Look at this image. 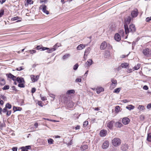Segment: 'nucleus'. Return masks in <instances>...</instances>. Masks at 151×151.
I'll list each match as a JSON object with an SVG mask.
<instances>
[{
    "instance_id": "62",
    "label": "nucleus",
    "mask_w": 151,
    "mask_h": 151,
    "mask_svg": "<svg viewBox=\"0 0 151 151\" xmlns=\"http://www.w3.org/2000/svg\"><path fill=\"white\" fill-rule=\"evenodd\" d=\"M38 126V123L37 122H35L34 124V126L35 127L37 128Z\"/></svg>"
},
{
    "instance_id": "53",
    "label": "nucleus",
    "mask_w": 151,
    "mask_h": 151,
    "mask_svg": "<svg viewBox=\"0 0 151 151\" xmlns=\"http://www.w3.org/2000/svg\"><path fill=\"white\" fill-rule=\"evenodd\" d=\"M151 20V17H147L146 18V21L147 22H149Z\"/></svg>"
},
{
    "instance_id": "64",
    "label": "nucleus",
    "mask_w": 151,
    "mask_h": 151,
    "mask_svg": "<svg viewBox=\"0 0 151 151\" xmlns=\"http://www.w3.org/2000/svg\"><path fill=\"white\" fill-rule=\"evenodd\" d=\"M6 0H0V3L2 4Z\"/></svg>"
},
{
    "instance_id": "34",
    "label": "nucleus",
    "mask_w": 151,
    "mask_h": 151,
    "mask_svg": "<svg viewBox=\"0 0 151 151\" xmlns=\"http://www.w3.org/2000/svg\"><path fill=\"white\" fill-rule=\"evenodd\" d=\"M75 92V91L73 90H68L67 91V93L69 94H70L71 93H73Z\"/></svg>"
},
{
    "instance_id": "1",
    "label": "nucleus",
    "mask_w": 151,
    "mask_h": 151,
    "mask_svg": "<svg viewBox=\"0 0 151 151\" xmlns=\"http://www.w3.org/2000/svg\"><path fill=\"white\" fill-rule=\"evenodd\" d=\"M6 75L8 78L12 79L14 81L17 80L18 82L19 83H22L23 82H24V80L23 78L19 77L17 78L16 77L11 73L7 74Z\"/></svg>"
},
{
    "instance_id": "38",
    "label": "nucleus",
    "mask_w": 151,
    "mask_h": 151,
    "mask_svg": "<svg viewBox=\"0 0 151 151\" xmlns=\"http://www.w3.org/2000/svg\"><path fill=\"white\" fill-rule=\"evenodd\" d=\"M73 105V104L72 102H70L68 104V107L69 108H72Z\"/></svg>"
},
{
    "instance_id": "51",
    "label": "nucleus",
    "mask_w": 151,
    "mask_h": 151,
    "mask_svg": "<svg viewBox=\"0 0 151 151\" xmlns=\"http://www.w3.org/2000/svg\"><path fill=\"white\" fill-rule=\"evenodd\" d=\"M81 78H77L76 80V82H81Z\"/></svg>"
},
{
    "instance_id": "6",
    "label": "nucleus",
    "mask_w": 151,
    "mask_h": 151,
    "mask_svg": "<svg viewBox=\"0 0 151 151\" xmlns=\"http://www.w3.org/2000/svg\"><path fill=\"white\" fill-rule=\"evenodd\" d=\"M138 13V10L137 9H135L132 11L131 14V16L132 18L136 17L137 16Z\"/></svg>"
},
{
    "instance_id": "54",
    "label": "nucleus",
    "mask_w": 151,
    "mask_h": 151,
    "mask_svg": "<svg viewBox=\"0 0 151 151\" xmlns=\"http://www.w3.org/2000/svg\"><path fill=\"white\" fill-rule=\"evenodd\" d=\"M147 109H150L151 108V104H148L147 106Z\"/></svg>"
},
{
    "instance_id": "17",
    "label": "nucleus",
    "mask_w": 151,
    "mask_h": 151,
    "mask_svg": "<svg viewBox=\"0 0 151 151\" xmlns=\"http://www.w3.org/2000/svg\"><path fill=\"white\" fill-rule=\"evenodd\" d=\"M104 57L106 58H108L110 56V52L109 51L106 50L105 51L104 54Z\"/></svg>"
},
{
    "instance_id": "14",
    "label": "nucleus",
    "mask_w": 151,
    "mask_h": 151,
    "mask_svg": "<svg viewBox=\"0 0 151 151\" xmlns=\"http://www.w3.org/2000/svg\"><path fill=\"white\" fill-rule=\"evenodd\" d=\"M128 148V145L127 144H125L123 145L121 147V150L123 151H126Z\"/></svg>"
},
{
    "instance_id": "18",
    "label": "nucleus",
    "mask_w": 151,
    "mask_h": 151,
    "mask_svg": "<svg viewBox=\"0 0 151 151\" xmlns=\"http://www.w3.org/2000/svg\"><path fill=\"white\" fill-rule=\"evenodd\" d=\"M114 38L115 40L117 41H119L121 40L120 36L118 33H116L115 34Z\"/></svg>"
},
{
    "instance_id": "13",
    "label": "nucleus",
    "mask_w": 151,
    "mask_h": 151,
    "mask_svg": "<svg viewBox=\"0 0 151 151\" xmlns=\"http://www.w3.org/2000/svg\"><path fill=\"white\" fill-rule=\"evenodd\" d=\"M107 43L105 42H103L101 44L100 48L101 50H103L106 48L107 47Z\"/></svg>"
},
{
    "instance_id": "56",
    "label": "nucleus",
    "mask_w": 151,
    "mask_h": 151,
    "mask_svg": "<svg viewBox=\"0 0 151 151\" xmlns=\"http://www.w3.org/2000/svg\"><path fill=\"white\" fill-rule=\"evenodd\" d=\"M23 69V68H22V67H20L19 68H16V70L18 71H21Z\"/></svg>"
},
{
    "instance_id": "26",
    "label": "nucleus",
    "mask_w": 151,
    "mask_h": 151,
    "mask_svg": "<svg viewBox=\"0 0 151 151\" xmlns=\"http://www.w3.org/2000/svg\"><path fill=\"white\" fill-rule=\"evenodd\" d=\"M5 84V81L4 78H0V85L3 86Z\"/></svg>"
},
{
    "instance_id": "47",
    "label": "nucleus",
    "mask_w": 151,
    "mask_h": 151,
    "mask_svg": "<svg viewBox=\"0 0 151 151\" xmlns=\"http://www.w3.org/2000/svg\"><path fill=\"white\" fill-rule=\"evenodd\" d=\"M1 98L4 101H6V97L4 95H1Z\"/></svg>"
},
{
    "instance_id": "46",
    "label": "nucleus",
    "mask_w": 151,
    "mask_h": 151,
    "mask_svg": "<svg viewBox=\"0 0 151 151\" xmlns=\"http://www.w3.org/2000/svg\"><path fill=\"white\" fill-rule=\"evenodd\" d=\"M27 3L30 4L33 3V1L32 0H27Z\"/></svg>"
},
{
    "instance_id": "25",
    "label": "nucleus",
    "mask_w": 151,
    "mask_h": 151,
    "mask_svg": "<svg viewBox=\"0 0 151 151\" xmlns=\"http://www.w3.org/2000/svg\"><path fill=\"white\" fill-rule=\"evenodd\" d=\"M126 108L129 110L133 109L134 108V106L132 105H129L126 107Z\"/></svg>"
},
{
    "instance_id": "40",
    "label": "nucleus",
    "mask_w": 151,
    "mask_h": 151,
    "mask_svg": "<svg viewBox=\"0 0 151 151\" xmlns=\"http://www.w3.org/2000/svg\"><path fill=\"white\" fill-rule=\"evenodd\" d=\"M88 124V122L86 121L84 122L83 123V126L84 127H86Z\"/></svg>"
},
{
    "instance_id": "20",
    "label": "nucleus",
    "mask_w": 151,
    "mask_h": 151,
    "mask_svg": "<svg viewBox=\"0 0 151 151\" xmlns=\"http://www.w3.org/2000/svg\"><path fill=\"white\" fill-rule=\"evenodd\" d=\"M93 61L92 59L88 60L86 63L85 64L86 66H90L92 64Z\"/></svg>"
},
{
    "instance_id": "39",
    "label": "nucleus",
    "mask_w": 151,
    "mask_h": 151,
    "mask_svg": "<svg viewBox=\"0 0 151 151\" xmlns=\"http://www.w3.org/2000/svg\"><path fill=\"white\" fill-rule=\"evenodd\" d=\"M9 85H6L2 89L3 90H7L9 88Z\"/></svg>"
},
{
    "instance_id": "32",
    "label": "nucleus",
    "mask_w": 151,
    "mask_h": 151,
    "mask_svg": "<svg viewBox=\"0 0 151 151\" xmlns=\"http://www.w3.org/2000/svg\"><path fill=\"white\" fill-rule=\"evenodd\" d=\"M140 64H138L137 65L135 66L134 68L135 70H137L140 68Z\"/></svg>"
},
{
    "instance_id": "41",
    "label": "nucleus",
    "mask_w": 151,
    "mask_h": 151,
    "mask_svg": "<svg viewBox=\"0 0 151 151\" xmlns=\"http://www.w3.org/2000/svg\"><path fill=\"white\" fill-rule=\"evenodd\" d=\"M90 48L88 47L85 50V54H88V53L90 51Z\"/></svg>"
},
{
    "instance_id": "8",
    "label": "nucleus",
    "mask_w": 151,
    "mask_h": 151,
    "mask_svg": "<svg viewBox=\"0 0 151 151\" xmlns=\"http://www.w3.org/2000/svg\"><path fill=\"white\" fill-rule=\"evenodd\" d=\"M122 122L124 124L127 125L129 122L130 120L127 117H124L122 119Z\"/></svg>"
},
{
    "instance_id": "48",
    "label": "nucleus",
    "mask_w": 151,
    "mask_h": 151,
    "mask_svg": "<svg viewBox=\"0 0 151 151\" xmlns=\"http://www.w3.org/2000/svg\"><path fill=\"white\" fill-rule=\"evenodd\" d=\"M138 108L142 110H143L144 109V107L142 106L139 105L138 107Z\"/></svg>"
},
{
    "instance_id": "61",
    "label": "nucleus",
    "mask_w": 151,
    "mask_h": 151,
    "mask_svg": "<svg viewBox=\"0 0 151 151\" xmlns=\"http://www.w3.org/2000/svg\"><path fill=\"white\" fill-rule=\"evenodd\" d=\"M50 96L52 98H55V96L53 94H49Z\"/></svg>"
},
{
    "instance_id": "16",
    "label": "nucleus",
    "mask_w": 151,
    "mask_h": 151,
    "mask_svg": "<svg viewBox=\"0 0 151 151\" xmlns=\"http://www.w3.org/2000/svg\"><path fill=\"white\" fill-rule=\"evenodd\" d=\"M109 146V143L108 141H105L102 145V147L103 149H105L108 147Z\"/></svg>"
},
{
    "instance_id": "29",
    "label": "nucleus",
    "mask_w": 151,
    "mask_h": 151,
    "mask_svg": "<svg viewBox=\"0 0 151 151\" xmlns=\"http://www.w3.org/2000/svg\"><path fill=\"white\" fill-rule=\"evenodd\" d=\"M147 140L148 142H151V133L147 134Z\"/></svg>"
},
{
    "instance_id": "2",
    "label": "nucleus",
    "mask_w": 151,
    "mask_h": 151,
    "mask_svg": "<svg viewBox=\"0 0 151 151\" xmlns=\"http://www.w3.org/2000/svg\"><path fill=\"white\" fill-rule=\"evenodd\" d=\"M124 28L125 33L127 34L129 32H135L136 29L134 25L133 24H131L129 26V28L127 25H124Z\"/></svg>"
},
{
    "instance_id": "28",
    "label": "nucleus",
    "mask_w": 151,
    "mask_h": 151,
    "mask_svg": "<svg viewBox=\"0 0 151 151\" xmlns=\"http://www.w3.org/2000/svg\"><path fill=\"white\" fill-rule=\"evenodd\" d=\"M80 148L81 150L83 151L88 148V146L87 145H84L81 146Z\"/></svg>"
},
{
    "instance_id": "24",
    "label": "nucleus",
    "mask_w": 151,
    "mask_h": 151,
    "mask_svg": "<svg viewBox=\"0 0 151 151\" xmlns=\"http://www.w3.org/2000/svg\"><path fill=\"white\" fill-rule=\"evenodd\" d=\"M115 127H117L120 128L122 126V124L119 122H117L115 124Z\"/></svg>"
},
{
    "instance_id": "12",
    "label": "nucleus",
    "mask_w": 151,
    "mask_h": 151,
    "mask_svg": "<svg viewBox=\"0 0 151 151\" xmlns=\"http://www.w3.org/2000/svg\"><path fill=\"white\" fill-rule=\"evenodd\" d=\"M36 49L37 50H40L41 51H44L48 49L49 48L43 47L42 46L38 45L36 47Z\"/></svg>"
},
{
    "instance_id": "11",
    "label": "nucleus",
    "mask_w": 151,
    "mask_h": 151,
    "mask_svg": "<svg viewBox=\"0 0 151 151\" xmlns=\"http://www.w3.org/2000/svg\"><path fill=\"white\" fill-rule=\"evenodd\" d=\"M114 122V121H111L109 122L107 125V127L110 129H112Z\"/></svg>"
},
{
    "instance_id": "35",
    "label": "nucleus",
    "mask_w": 151,
    "mask_h": 151,
    "mask_svg": "<svg viewBox=\"0 0 151 151\" xmlns=\"http://www.w3.org/2000/svg\"><path fill=\"white\" fill-rule=\"evenodd\" d=\"M54 142L53 140L52 139H49L48 140V143L50 144H53V142Z\"/></svg>"
},
{
    "instance_id": "31",
    "label": "nucleus",
    "mask_w": 151,
    "mask_h": 151,
    "mask_svg": "<svg viewBox=\"0 0 151 151\" xmlns=\"http://www.w3.org/2000/svg\"><path fill=\"white\" fill-rule=\"evenodd\" d=\"M70 56V55L69 54H66L63 56V58L64 60L66 59L67 58H68V57H69Z\"/></svg>"
},
{
    "instance_id": "19",
    "label": "nucleus",
    "mask_w": 151,
    "mask_h": 151,
    "mask_svg": "<svg viewBox=\"0 0 151 151\" xmlns=\"http://www.w3.org/2000/svg\"><path fill=\"white\" fill-rule=\"evenodd\" d=\"M107 131L106 130L103 129L100 132V135L101 136L104 137L106 135Z\"/></svg>"
},
{
    "instance_id": "3",
    "label": "nucleus",
    "mask_w": 151,
    "mask_h": 151,
    "mask_svg": "<svg viewBox=\"0 0 151 151\" xmlns=\"http://www.w3.org/2000/svg\"><path fill=\"white\" fill-rule=\"evenodd\" d=\"M112 143L114 146L117 147L120 145L121 140L118 138H115L112 140Z\"/></svg>"
},
{
    "instance_id": "42",
    "label": "nucleus",
    "mask_w": 151,
    "mask_h": 151,
    "mask_svg": "<svg viewBox=\"0 0 151 151\" xmlns=\"http://www.w3.org/2000/svg\"><path fill=\"white\" fill-rule=\"evenodd\" d=\"M115 111L116 112H118L120 110V107L119 106H117L115 107Z\"/></svg>"
},
{
    "instance_id": "4",
    "label": "nucleus",
    "mask_w": 151,
    "mask_h": 151,
    "mask_svg": "<svg viewBox=\"0 0 151 151\" xmlns=\"http://www.w3.org/2000/svg\"><path fill=\"white\" fill-rule=\"evenodd\" d=\"M142 52L145 56L148 57H151V50L148 48H146L143 50Z\"/></svg>"
},
{
    "instance_id": "7",
    "label": "nucleus",
    "mask_w": 151,
    "mask_h": 151,
    "mask_svg": "<svg viewBox=\"0 0 151 151\" xmlns=\"http://www.w3.org/2000/svg\"><path fill=\"white\" fill-rule=\"evenodd\" d=\"M46 6L44 5H41L39 7V9H40L42 10V11L44 13L46 14H49V12L46 10Z\"/></svg>"
},
{
    "instance_id": "36",
    "label": "nucleus",
    "mask_w": 151,
    "mask_h": 151,
    "mask_svg": "<svg viewBox=\"0 0 151 151\" xmlns=\"http://www.w3.org/2000/svg\"><path fill=\"white\" fill-rule=\"evenodd\" d=\"M78 67V63H76L73 66V69L74 70H76Z\"/></svg>"
},
{
    "instance_id": "57",
    "label": "nucleus",
    "mask_w": 151,
    "mask_h": 151,
    "mask_svg": "<svg viewBox=\"0 0 151 151\" xmlns=\"http://www.w3.org/2000/svg\"><path fill=\"white\" fill-rule=\"evenodd\" d=\"M36 91V88H32L31 92L32 93H34Z\"/></svg>"
},
{
    "instance_id": "21",
    "label": "nucleus",
    "mask_w": 151,
    "mask_h": 151,
    "mask_svg": "<svg viewBox=\"0 0 151 151\" xmlns=\"http://www.w3.org/2000/svg\"><path fill=\"white\" fill-rule=\"evenodd\" d=\"M85 47V45H84L80 44L77 47V49L78 50H81L83 49Z\"/></svg>"
},
{
    "instance_id": "44",
    "label": "nucleus",
    "mask_w": 151,
    "mask_h": 151,
    "mask_svg": "<svg viewBox=\"0 0 151 151\" xmlns=\"http://www.w3.org/2000/svg\"><path fill=\"white\" fill-rule=\"evenodd\" d=\"M18 86L20 87L24 88V85L23 83H19L18 85Z\"/></svg>"
},
{
    "instance_id": "23",
    "label": "nucleus",
    "mask_w": 151,
    "mask_h": 151,
    "mask_svg": "<svg viewBox=\"0 0 151 151\" xmlns=\"http://www.w3.org/2000/svg\"><path fill=\"white\" fill-rule=\"evenodd\" d=\"M129 65L128 63H122L121 65L120 66V67H121L123 68H126Z\"/></svg>"
},
{
    "instance_id": "50",
    "label": "nucleus",
    "mask_w": 151,
    "mask_h": 151,
    "mask_svg": "<svg viewBox=\"0 0 151 151\" xmlns=\"http://www.w3.org/2000/svg\"><path fill=\"white\" fill-rule=\"evenodd\" d=\"M7 111V108L6 107H5L3 109V110L2 109V111L3 113H5Z\"/></svg>"
},
{
    "instance_id": "55",
    "label": "nucleus",
    "mask_w": 151,
    "mask_h": 151,
    "mask_svg": "<svg viewBox=\"0 0 151 151\" xmlns=\"http://www.w3.org/2000/svg\"><path fill=\"white\" fill-rule=\"evenodd\" d=\"M38 104L39 106H40L41 107L43 106L42 105V102L41 101H39L38 102Z\"/></svg>"
},
{
    "instance_id": "15",
    "label": "nucleus",
    "mask_w": 151,
    "mask_h": 151,
    "mask_svg": "<svg viewBox=\"0 0 151 151\" xmlns=\"http://www.w3.org/2000/svg\"><path fill=\"white\" fill-rule=\"evenodd\" d=\"M57 49L56 45H55L53 48H51L50 49L49 48L48 49V50L47 51V52L49 53H50L55 51Z\"/></svg>"
},
{
    "instance_id": "59",
    "label": "nucleus",
    "mask_w": 151,
    "mask_h": 151,
    "mask_svg": "<svg viewBox=\"0 0 151 151\" xmlns=\"http://www.w3.org/2000/svg\"><path fill=\"white\" fill-rule=\"evenodd\" d=\"M80 126L79 125H77L76 127L75 128V129L76 130H78L80 129Z\"/></svg>"
},
{
    "instance_id": "37",
    "label": "nucleus",
    "mask_w": 151,
    "mask_h": 151,
    "mask_svg": "<svg viewBox=\"0 0 151 151\" xmlns=\"http://www.w3.org/2000/svg\"><path fill=\"white\" fill-rule=\"evenodd\" d=\"M40 97L41 98V99L43 101H44L47 100L46 97L45 96H42L41 94H40Z\"/></svg>"
},
{
    "instance_id": "45",
    "label": "nucleus",
    "mask_w": 151,
    "mask_h": 151,
    "mask_svg": "<svg viewBox=\"0 0 151 151\" xmlns=\"http://www.w3.org/2000/svg\"><path fill=\"white\" fill-rule=\"evenodd\" d=\"M6 112V115L8 116H9L11 115L12 111L11 110L7 111Z\"/></svg>"
},
{
    "instance_id": "27",
    "label": "nucleus",
    "mask_w": 151,
    "mask_h": 151,
    "mask_svg": "<svg viewBox=\"0 0 151 151\" xmlns=\"http://www.w3.org/2000/svg\"><path fill=\"white\" fill-rule=\"evenodd\" d=\"M131 19V18L130 17H128L125 20V23L126 24H129L130 22Z\"/></svg>"
},
{
    "instance_id": "9",
    "label": "nucleus",
    "mask_w": 151,
    "mask_h": 151,
    "mask_svg": "<svg viewBox=\"0 0 151 151\" xmlns=\"http://www.w3.org/2000/svg\"><path fill=\"white\" fill-rule=\"evenodd\" d=\"M32 81L33 82H35L37 81L39 79V76L38 75L37 76L31 75L30 76Z\"/></svg>"
},
{
    "instance_id": "5",
    "label": "nucleus",
    "mask_w": 151,
    "mask_h": 151,
    "mask_svg": "<svg viewBox=\"0 0 151 151\" xmlns=\"http://www.w3.org/2000/svg\"><path fill=\"white\" fill-rule=\"evenodd\" d=\"M111 83L110 85V88L111 89H112L116 86L117 84V82L116 80L114 78L111 79Z\"/></svg>"
},
{
    "instance_id": "10",
    "label": "nucleus",
    "mask_w": 151,
    "mask_h": 151,
    "mask_svg": "<svg viewBox=\"0 0 151 151\" xmlns=\"http://www.w3.org/2000/svg\"><path fill=\"white\" fill-rule=\"evenodd\" d=\"M31 147L30 146H27L25 147H22L20 149L22 150L21 151H28V150L30 149Z\"/></svg>"
},
{
    "instance_id": "49",
    "label": "nucleus",
    "mask_w": 151,
    "mask_h": 151,
    "mask_svg": "<svg viewBox=\"0 0 151 151\" xmlns=\"http://www.w3.org/2000/svg\"><path fill=\"white\" fill-rule=\"evenodd\" d=\"M4 13V11L3 10H1L0 12V17H1L3 14Z\"/></svg>"
},
{
    "instance_id": "33",
    "label": "nucleus",
    "mask_w": 151,
    "mask_h": 151,
    "mask_svg": "<svg viewBox=\"0 0 151 151\" xmlns=\"http://www.w3.org/2000/svg\"><path fill=\"white\" fill-rule=\"evenodd\" d=\"M5 107L7 109H11L12 108V105L9 103H7Z\"/></svg>"
},
{
    "instance_id": "63",
    "label": "nucleus",
    "mask_w": 151,
    "mask_h": 151,
    "mask_svg": "<svg viewBox=\"0 0 151 151\" xmlns=\"http://www.w3.org/2000/svg\"><path fill=\"white\" fill-rule=\"evenodd\" d=\"M98 89H99V91H100V92L104 91V89L102 88H99Z\"/></svg>"
},
{
    "instance_id": "43",
    "label": "nucleus",
    "mask_w": 151,
    "mask_h": 151,
    "mask_svg": "<svg viewBox=\"0 0 151 151\" xmlns=\"http://www.w3.org/2000/svg\"><path fill=\"white\" fill-rule=\"evenodd\" d=\"M19 18H19L18 17H15L12 18L11 19V20H12V21H15V20H18L19 19Z\"/></svg>"
},
{
    "instance_id": "52",
    "label": "nucleus",
    "mask_w": 151,
    "mask_h": 151,
    "mask_svg": "<svg viewBox=\"0 0 151 151\" xmlns=\"http://www.w3.org/2000/svg\"><path fill=\"white\" fill-rule=\"evenodd\" d=\"M29 51L30 52V53L32 54L35 53L36 52V51L35 50H30Z\"/></svg>"
},
{
    "instance_id": "30",
    "label": "nucleus",
    "mask_w": 151,
    "mask_h": 151,
    "mask_svg": "<svg viewBox=\"0 0 151 151\" xmlns=\"http://www.w3.org/2000/svg\"><path fill=\"white\" fill-rule=\"evenodd\" d=\"M121 89V88H116V89L114 90L113 91V92L116 93H118L120 92Z\"/></svg>"
},
{
    "instance_id": "22",
    "label": "nucleus",
    "mask_w": 151,
    "mask_h": 151,
    "mask_svg": "<svg viewBox=\"0 0 151 151\" xmlns=\"http://www.w3.org/2000/svg\"><path fill=\"white\" fill-rule=\"evenodd\" d=\"M13 110L14 112L17 111H21L22 110V108L20 107L14 106L13 107Z\"/></svg>"
},
{
    "instance_id": "58",
    "label": "nucleus",
    "mask_w": 151,
    "mask_h": 151,
    "mask_svg": "<svg viewBox=\"0 0 151 151\" xmlns=\"http://www.w3.org/2000/svg\"><path fill=\"white\" fill-rule=\"evenodd\" d=\"M17 147H13L12 148V150L13 151H17Z\"/></svg>"
},
{
    "instance_id": "60",
    "label": "nucleus",
    "mask_w": 151,
    "mask_h": 151,
    "mask_svg": "<svg viewBox=\"0 0 151 151\" xmlns=\"http://www.w3.org/2000/svg\"><path fill=\"white\" fill-rule=\"evenodd\" d=\"M144 89L147 90L148 89V87L147 86H145L143 87Z\"/></svg>"
}]
</instances>
